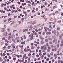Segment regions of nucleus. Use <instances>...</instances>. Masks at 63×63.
Listing matches in <instances>:
<instances>
[{"label": "nucleus", "mask_w": 63, "mask_h": 63, "mask_svg": "<svg viewBox=\"0 0 63 63\" xmlns=\"http://www.w3.org/2000/svg\"><path fill=\"white\" fill-rule=\"evenodd\" d=\"M45 32H43L42 33V35L43 36H44L45 35Z\"/></svg>", "instance_id": "aec40b11"}, {"label": "nucleus", "mask_w": 63, "mask_h": 63, "mask_svg": "<svg viewBox=\"0 0 63 63\" xmlns=\"http://www.w3.org/2000/svg\"><path fill=\"white\" fill-rule=\"evenodd\" d=\"M23 37H24V39L25 40V39H26V36H25V35H24Z\"/></svg>", "instance_id": "f3484780"}, {"label": "nucleus", "mask_w": 63, "mask_h": 63, "mask_svg": "<svg viewBox=\"0 0 63 63\" xmlns=\"http://www.w3.org/2000/svg\"><path fill=\"white\" fill-rule=\"evenodd\" d=\"M12 48H15V46H12Z\"/></svg>", "instance_id": "5fc2aeb1"}, {"label": "nucleus", "mask_w": 63, "mask_h": 63, "mask_svg": "<svg viewBox=\"0 0 63 63\" xmlns=\"http://www.w3.org/2000/svg\"><path fill=\"white\" fill-rule=\"evenodd\" d=\"M53 9H55V8H57V6H53Z\"/></svg>", "instance_id": "6ab92c4d"}, {"label": "nucleus", "mask_w": 63, "mask_h": 63, "mask_svg": "<svg viewBox=\"0 0 63 63\" xmlns=\"http://www.w3.org/2000/svg\"><path fill=\"white\" fill-rule=\"evenodd\" d=\"M50 54L52 56H53V53L52 52H51L50 53Z\"/></svg>", "instance_id": "a211bd4d"}, {"label": "nucleus", "mask_w": 63, "mask_h": 63, "mask_svg": "<svg viewBox=\"0 0 63 63\" xmlns=\"http://www.w3.org/2000/svg\"><path fill=\"white\" fill-rule=\"evenodd\" d=\"M39 54L40 56H41L42 55V53H39Z\"/></svg>", "instance_id": "cd10ccee"}, {"label": "nucleus", "mask_w": 63, "mask_h": 63, "mask_svg": "<svg viewBox=\"0 0 63 63\" xmlns=\"http://www.w3.org/2000/svg\"><path fill=\"white\" fill-rule=\"evenodd\" d=\"M26 56V54H25L23 56V58H25V57Z\"/></svg>", "instance_id": "4be33fe9"}, {"label": "nucleus", "mask_w": 63, "mask_h": 63, "mask_svg": "<svg viewBox=\"0 0 63 63\" xmlns=\"http://www.w3.org/2000/svg\"><path fill=\"white\" fill-rule=\"evenodd\" d=\"M48 56L49 57H50V55L48 54Z\"/></svg>", "instance_id": "bf43d9fd"}, {"label": "nucleus", "mask_w": 63, "mask_h": 63, "mask_svg": "<svg viewBox=\"0 0 63 63\" xmlns=\"http://www.w3.org/2000/svg\"><path fill=\"white\" fill-rule=\"evenodd\" d=\"M12 33L11 32H10L9 34H8V36H10L11 35Z\"/></svg>", "instance_id": "e433bc0d"}, {"label": "nucleus", "mask_w": 63, "mask_h": 63, "mask_svg": "<svg viewBox=\"0 0 63 63\" xmlns=\"http://www.w3.org/2000/svg\"><path fill=\"white\" fill-rule=\"evenodd\" d=\"M34 61H36V60H37V59L36 58H34Z\"/></svg>", "instance_id": "864d4df0"}, {"label": "nucleus", "mask_w": 63, "mask_h": 63, "mask_svg": "<svg viewBox=\"0 0 63 63\" xmlns=\"http://www.w3.org/2000/svg\"><path fill=\"white\" fill-rule=\"evenodd\" d=\"M53 28H55V25H53Z\"/></svg>", "instance_id": "6e6d98bb"}, {"label": "nucleus", "mask_w": 63, "mask_h": 63, "mask_svg": "<svg viewBox=\"0 0 63 63\" xmlns=\"http://www.w3.org/2000/svg\"><path fill=\"white\" fill-rule=\"evenodd\" d=\"M38 34H40V35H41V32H39Z\"/></svg>", "instance_id": "774afa93"}, {"label": "nucleus", "mask_w": 63, "mask_h": 63, "mask_svg": "<svg viewBox=\"0 0 63 63\" xmlns=\"http://www.w3.org/2000/svg\"><path fill=\"white\" fill-rule=\"evenodd\" d=\"M16 40H19V37H17L15 38Z\"/></svg>", "instance_id": "dca6fc26"}, {"label": "nucleus", "mask_w": 63, "mask_h": 63, "mask_svg": "<svg viewBox=\"0 0 63 63\" xmlns=\"http://www.w3.org/2000/svg\"><path fill=\"white\" fill-rule=\"evenodd\" d=\"M58 21L59 23H60L61 22V20Z\"/></svg>", "instance_id": "680f3d73"}, {"label": "nucleus", "mask_w": 63, "mask_h": 63, "mask_svg": "<svg viewBox=\"0 0 63 63\" xmlns=\"http://www.w3.org/2000/svg\"><path fill=\"white\" fill-rule=\"evenodd\" d=\"M58 63H60L61 62V61L60 60H59V61H58Z\"/></svg>", "instance_id": "37998d69"}, {"label": "nucleus", "mask_w": 63, "mask_h": 63, "mask_svg": "<svg viewBox=\"0 0 63 63\" xmlns=\"http://www.w3.org/2000/svg\"><path fill=\"white\" fill-rule=\"evenodd\" d=\"M31 25H29L27 27V28H31Z\"/></svg>", "instance_id": "f8f14e48"}, {"label": "nucleus", "mask_w": 63, "mask_h": 63, "mask_svg": "<svg viewBox=\"0 0 63 63\" xmlns=\"http://www.w3.org/2000/svg\"><path fill=\"white\" fill-rule=\"evenodd\" d=\"M13 60H14V61L16 60V58H13Z\"/></svg>", "instance_id": "3c124183"}, {"label": "nucleus", "mask_w": 63, "mask_h": 63, "mask_svg": "<svg viewBox=\"0 0 63 63\" xmlns=\"http://www.w3.org/2000/svg\"><path fill=\"white\" fill-rule=\"evenodd\" d=\"M49 28H51V29H53V28L51 26V24H50L49 25Z\"/></svg>", "instance_id": "6e6552de"}, {"label": "nucleus", "mask_w": 63, "mask_h": 63, "mask_svg": "<svg viewBox=\"0 0 63 63\" xmlns=\"http://www.w3.org/2000/svg\"><path fill=\"white\" fill-rule=\"evenodd\" d=\"M22 59H23V60H22V62H24V58H22Z\"/></svg>", "instance_id": "58836bf2"}, {"label": "nucleus", "mask_w": 63, "mask_h": 63, "mask_svg": "<svg viewBox=\"0 0 63 63\" xmlns=\"http://www.w3.org/2000/svg\"><path fill=\"white\" fill-rule=\"evenodd\" d=\"M52 33H54L55 35L56 34V30H54L52 31Z\"/></svg>", "instance_id": "f257e3e1"}, {"label": "nucleus", "mask_w": 63, "mask_h": 63, "mask_svg": "<svg viewBox=\"0 0 63 63\" xmlns=\"http://www.w3.org/2000/svg\"><path fill=\"white\" fill-rule=\"evenodd\" d=\"M57 29L58 30H60V28L59 27H57Z\"/></svg>", "instance_id": "ddd939ff"}, {"label": "nucleus", "mask_w": 63, "mask_h": 63, "mask_svg": "<svg viewBox=\"0 0 63 63\" xmlns=\"http://www.w3.org/2000/svg\"><path fill=\"white\" fill-rule=\"evenodd\" d=\"M7 30H8V32H10V29H7Z\"/></svg>", "instance_id": "2f4dec72"}, {"label": "nucleus", "mask_w": 63, "mask_h": 63, "mask_svg": "<svg viewBox=\"0 0 63 63\" xmlns=\"http://www.w3.org/2000/svg\"><path fill=\"white\" fill-rule=\"evenodd\" d=\"M31 49H34V46H32L31 47Z\"/></svg>", "instance_id": "b1692460"}, {"label": "nucleus", "mask_w": 63, "mask_h": 63, "mask_svg": "<svg viewBox=\"0 0 63 63\" xmlns=\"http://www.w3.org/2000/svg\"><path fill=\"white\" fill-rule=\"evenodd\" d=\"M48 34L49 35H50V34H51V32H49L48 33Z\"/></svg>", "instance_id": "09e8293b"}, {"label": "nucleus", "mask_w": 63, "mask_h": 63, "mask_svg": "<svg viewBox=\"0 0 63 63\" xmlns=\"http://www.w3.org/2000/svg\"><path fill=\"white\" fill-rule=\"evenodd\" d=\"M15 35L14 34H12L11 35V36H10V37H11V39H13V38H14V37H15Z\"/></svg>", "instance_id": "f03ea898"}, {"label": "nucleus", "mask_w": 63, "mask_h": 63, "mask_svg": "<svg viewBox=\"0 0 63 63\" xmlns=\"http://www.w3.org/2000/svg\"><path fill=\"white\" fill-rule=\"evenodd\" d=\"M28 29H23V32H25L26 31H28Z\"/></svg>", "instance_id": "0eeeda50"}, {"label": "nucleus", "mask_w": 63, "mask_h": 63, "mask_svg": "<svg viewBox=\"0 0 63 63\" xmlns=\"http://www.w3.org/2000/svg\"><path fill=\"white\" fill-rule=\"evenodd\" d=\"M32 13H36V11L33 10H32Z\"/></svg>", "instance_id": "72a5a7b5"}, {"label": "nucleus", "mask_w": 63, "mask_h": 63, "mask_svg": "<svg viewBox=\"0 0 63 63\" xmlns=\"http://www.w3.org/2000/svg\"><path fill=\"white\" fill-rule=\"evenodd\" d=\"M18 26V24L15 25L13 26V27H14V28H15L16 27H17Z\"/></svg>", "instance_id": "423d86ee"}, {"label": "nucleus", "mask_w": 63, "mask_h": 63, "mask_svg": "<svg viewBox=\"0 0 63 63\" xmlns=\"http://www.w3.org/2000/svg\"><path fill=\"white\" fill-rule=\"evenodd\" d=\"M41 50H43L44 49V47L43 46H41Z\"/></svg>", "instance_id": "4468645a"}, {"label": "nucleus", "mask_w": 63, "mask_h": 63, "mask_svg": "<svg viewBox=\"0 0 63 63\" xmlns=\"http://www.w3.org/2000/svg\"><path fill=\"white\" fill-rule=\"evenodd\" d=\"M29 50V49H27V51H28Z\"/></svg>", "instance_id": "69168bd1"}, {"label": "nucleus", "mask_w": 63, "mask_h": 63, "mask_svg": "<svg viewBox=\"0 0 63 63\" xmlns=\"http://www.w3.org/2000/svg\"><path fill=\"white\" fill-rule=\"evenodd\" d=\"M30 33H31V32H28L27 33V34H30Z\"/></svg>", "instance_id": "de8ad7c7"}, {"label": "nucleus", "mask_w": 63, "mask_h": 63, "mask_svg": "<svg viewBox=\"0 0 63 63\" xmlns=\"http://www.w3.org/2000/svg\"><path fill=\"white\" fill-rule=\"evenodd\" d=\"M11 11V9H9V10H7V12L10 11Z\"/></svg>", "instance_id": "8fccbe9b"}, {"label": "nucleus", "mask_w": 63, "mask_h": 63, "mask_svg": "<svg viewBox=\"0 0 63 63\" xmlns=\"http://www.w3.org/2000/svg\"><path fill=\"white\" fill-rule=\"evenodd\" d=\"M52 62H54L55 61V60L54 59H53L52 60Z\"/></svg>", "instance_id": "13d9d810"}, {"label": "nucleus", "mask_w": 63, "mask_h": 63, "mask_svg": "<svg viewBox=\"0 0 63 63\" xmlns=\"http://www.w3.org/2000/svg\"><path fill=\"white\" fill-rule=\"evenodd\" d=\"M9 59H12V58L11 57V56H9Z\"/></svg>", "instance_id": "79ce46f5"}, {"label": "nucleus", "mask_w": 63, "mask_h": 63, "mask_svg": "<svg viewBox=\"0 0 63 63\" xmlns=\"http://www.w3.org/2000/svg\"><path fill=\"white\" fill-rule=\"evenodd\" d=\"M54 50H55V51H57L56 48H55V49Z\"/></svg>", "instance_id": "338daca9"}, {"label": "nucleus", "mask_w": 63, "mask_h": 63, "mask_svg": "<svg viewBox=\"0 0 63 63\" xmlns=\"http://www.w3.org/2000/svg\"><path fill=\"white\" fill-rule=\"evenodd\" d=\"M35 30L36 32H38V30L37 29H35Z\"/></svg>", "instance_id": "c03bdc74"}, {"label": "nucleus", "mask_w": 63, "mask_h": 63, "mask_svg": "<svg viewBox=\"0 0 63 63\" xmlns=\"http://www.w3.org/2000/svg\"><path fill=\"white\" fill-rule=\"evenodd\" d=\"M18 30L19 32H21V30L20 29H19Z\"/></svg>", "instance_id": "393cba45"}, {"label": "nucleus", "mask_w": 63, "mask_h": 63, "mask_svg": "<svg viewBox=\"0 0 63 63\" xmlns=\"http://www.w3.org/2000/svg\"><path fill=\"white\" fill-rule=\"evenodd\" d=\"M37 32H35L34 33V34H34V35H36L37 34Z\"/></svg>", "instance_id": "c85d7f7f"}, {"label": "nucleus", "mask_w": 63, "mask_h": 63, "mask_svg": "<svg viewBox=\"0 0 63 63\" xmlns=\"http://www.w3.org/2000/svg\"><path fill=\"white\" fill-rule=\"evenodd\" d=\"M28 60L29 61V60H30V58H28Z\"/></svg>", "instance_id": "4d7b16f0"}, {"label": "nucleus", "mask_w": 63, "mask_h": 63, "mask_svg": "<svg viewBox=\"0 0 63 63\" xmlns=\"http://www.w3.org/2000/svg\"><path fill=\"white\" fill-rule=\"evenodd\" d=\"M32 37L30 38V39L31 40H33L34 39V38L33 37V34H32Z\"/></svg>", "instance_id": "39448f33"}, {"label": "nucleus", "mask_w": 63, "mask_h": 63, "mask_svg": "<svg viewBox=\"0 0 63 63\" xmlns=\"http://www.w3.org/2000/svg\"><path fill=\"white\" fill-rule=\"evenodd\" d=\"M7 21V20H4V22H6V21Z\"/></svg>", "instance_id": "052dcab7"}, {"label": "nucleus", "mask_w": 63, "mask_h": 63, "mask_svg": "<svg viewBox=\"0 0 63 63\" xmlns=\"http://www.w3.org/2000/svg\"><path fill=\"white\" fill-rule=\"evenodd\" d=\"M55 13H56V14H58V12L57 11H56L55 12Z\"/></svg>", "instance_id": "a18cd8bd"}, {"label": "nucleus", "mask_w": 63, "mask_h": 63, "mask_svg": "<svg viewBox=\"0 0 63 63\" xmlns=\"http://www.w3.org/2000/svg\"><path fill=\"white\" fill-rule=\"evenodd\" d=\"M38 60H41V58H39L37 59Z\"/></svg>", "instance_id": "ea45409f"}, {"label": "nucleus", "mask_w": 63, "mask_h": 63, "mask_svg": "<svg viewBox=\"0 0 63 63\" xmlns=\"http://www.w3.org/2000/svg\"><path fill=\"white\" fill-rule=\"evenodd\" d=\"M40 57L42 59H43V58H44V55H42Z\"/></svg>", "instance_id": "9b49d317"}, {"label": "nucleus", "mask_w": 63, "mask_h": 63, "mask_svg": "<svg viewBox=\"0 0 63 63\" xmlns=\"http://www.w3.org/2000/svg\"><path fill=\"white\" fill-rule=\"evenodd\" d=\"M18 23H19V24H20L21 23V22L20 21H18Z\"/></svg>", "instance_id": "c9c22d12"}, {"label": "nucleus", "mask_w": 63, "mask_h": 63, "mask_svg": "<svg viewBox=\"0 0 63 63\" xmlns=\"http://www.w3.org/2000/svg\"><path fill=\"white\" fill-rule=\"evenodd\" d=\"M15 35H16V37H17V36L18 35V33H16V34Z\"/></svg>", "instance_id": "c756f323"}, {"label": "nucleus", "mask_w": 63, "mask_h": 63, "mask_svg": "<svg viewBox=\"0 0 63 63\" xmlns=\"http://www.w3.org/2000/svg\"><path fill=\"white\" fill-rule=\"evenodd\" d=\"M0 61L2 62L3 61V59H1V57H0Z\"/></svg>", "instance_id": "2eb2a0df"}, {"label": "nucleus", "mask_w": 63, "mask_h": 63, "mask_svg": "<svg viewBox=\"0 0 63 63\" xmlns=\"http://www.w3.org/2000/svg\"><path fill=\"white\" fill-rule=\"evenodd\" d=\"M17 17V16H14V18H16Z\"/></svg>", "instance_id": "49530a36"}, {"label": "nucleus", "mask_w": 63, "mask_h": 63, "mask_svg": "<svg viewBox=\"0 0 63 63\" xmlns=\"http://www.w3.org/2000/svg\"><path fill=\"white\" fill-rule=\"evenodd\" d=\"M18 12V11H17V10H16L15 12V13H16L17 12Z\"/></svg>", "instance_id": "e2e57ef3"}, {"label": "nucleus", "mask_w": 63, "mask_h": 63, "mask_svg": "<svg viewBox=\"0 0 63 63\" xmlns=\"http://www.w3.org/2000/svg\"><path fill=\"white\" fill-rule=\"evenodd\" d=\"M60 38L61 39L62 38V36L61 35H60L59 36Z\"/></svg>", "instance_id": "f704fd0d"}, {"label": "nucleus", "mask_w": 63, "mask_h": 63, "mask_svg": "<svg viewBox=\"0 0 63 63\" xmlns=\"http://www.w3.org/2000/svg\"><path fill=\"white\" fill-rule=\"evenodd\" d=\"M4 27L5 28H6V27H7V25H4Z\"/></svg>", "instance_id": "473e14b6"}, {"label": "nucleus", "mask_w": 63, "mask_h": 63, "mask_svg": "<svg viewBox=\"0 0 63 63\" xmlns=\"http://www.w3.org/2000/svg\"><path fill=\"white\" fill-rule=\"evenodd\" d=\"M12 19L11 18H9L8 19V21H10Z\"/></svg>", "instance_id": "4c0bfd02"}, {"label": "nucleus", "mask_w": 63, "mask_h": 63, "mask_svg": "<svg viewBox=\"0 0 63 63\" xmlns=\"http://www.w3.org/2000/svg\"><path fill=\"white\" fill-rule=\"evenodd\" d=\"M36 23V22L35 21H34L33 22V23H32V24H35Z\"/></svg>", "instance_id": "7c9ffc66"}, {"label": "nucleus", "mask_w": 63, "mask_h": 63, "mask_svg": "<svg viewBox=\"0 0 63 63\" xmlns=\"http://www.w3.org/2000/svg\"><path fill=\"white\" fill-rule=\"evenodd\" d=\"M11 39H12L10 36L8 37V40H11Z\"/></svg>", "instance_id": "9d476101"}, {"label": "nucleus", "mask_w": 63, "mask_h": 63, "mask_svg": "<svg viewBox=\"0 0 63 63\" xmlns=\"http://www.w3.org/2000/svg\"><path fill=\"white\" fill-rule=\"evenodd\" d=\"M15 31H17V30H14L13 31V32H15Z\"/></svg>", "instance_id": "a19ab883"}, {"label": "nucleus", "mask_w": 63, "mask_h": 63, "mask_svg": "<svg viewBox=\"0 0 63 63\" xmlns=\"http://www.w3.org/2000/svg\"><path fill=\"white\" fill-rule=\"evenodd\" d=\"M41 44H44V42L43 41H41Z\"/></svg>", "instance_id": "a878e982"}, {"label": "nucleus", "mask_w": 63, "mask_h": 63, "mask_svg": "<svg viewBox=\"0 0 63 63\" xmlns=\"http://www.w3.org/2000/svg\"><path fill=\"white\" fill-rule=\"evenodd\" d=\"M48 50H47V51L48 52H49L50 51V49H51V48L49 46L48 47Z\"/></svg>", "instance_id": "7ed1b4c3"}, {"label": "nucleus", "mask_w": 63, "mask_h": 63, "mask_svg": "<svg viewBox=\"0 0 63 63\" xmlns=\"http://www.w3.org/2000/svg\"><path fill=\"white\" fill-rule=\"evenodd\" d=\"M5 28H2V30L1 31V32H4L5 31Z\"/></svg>", "instance_id": "20e7f679"}, {"label": "nucleus", "mask_w": 63, "mask_h": 63, "mask_svg": "<svg viewBox=\"0 0 63 63\" xmlns=\"http://www.w3.org/2000/svg\"><path fill=\"white\" fill-rule=\"evenodd\" d=\"M21 43L22 44H25V41L24 42H21Z\"/></svg>", "instance_id": "1a4fd4ad"}, {"label": "nucleus", "mask_w": 63, "mask_h": 63, "mask_svg": "<svg viewBox=\"0 0 63 63\" xmlns=\"http://www.w3.org/2000/svg\"><path fill=\"white\" fill-rule=\"evenodd\" d=\"M28 55L29 56H31V53H29L28 54Z\"/></svg>", "instance_id": "bb28decb"}, {"label": "nucleus", "mask_w": 63, "mask_h": 63, "mask_svg": "<svg viewBox=\"0 0 63 63\" xmlns=\"http://www.w3.org/2000/svg\"><path fill=\"white\" fill-rule=\"evenodd\" d=\"M16 48L17 49H18V47L17 46H16Z\"/></svg>", "instance_id": "412c9836"}, {"label": "nucleus", "mask_w": 63, "mask_h": 63, "mask_svg": "<svg viewBox=\"0 0 63 63\" xmlns=\"http://www.w3.org/2000/svg\"><path fill=\"white\" fill-rule=\"evenodd\" d=\"M47 29L48 30V31H50L51 30V29H49L48 28H47Z\"/></svg>", "instance_id": "5701e85b"}, {"label": "nucleus", "mask_w": 63, "mask_h": 63, "mask_svg": "<svg viewBox=\"0 0 63 63\" xmlns=\"http://www.w3.org/2000/svg\"><path fill=\"white\" fill-rule=\"evenodd\" d=\"M35 4V2H33L32 3V5H34Z\"/></svg>", "instance_id": "0e129e2a"}, {"label": "nucleus", "mask_w": 63, "mask_h": 63, "mask_svg": "<svg viewBox=\"0 0 63 63\" xmlns=\"http://www.w3.org/2000/svg\"><path fill=\"white\" fill-rule=\"evenodd\" d=\"M2 40H5V38L4 37H3L2 38Z\"/></svg>", "instance_id": "603ef678"}]
</instances>
